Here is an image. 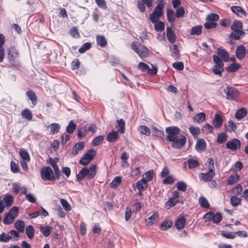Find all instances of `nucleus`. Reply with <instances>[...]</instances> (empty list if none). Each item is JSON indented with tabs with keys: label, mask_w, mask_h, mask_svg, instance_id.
<instances>
[{
	"label": "nucleus",
	"mask_w": 248,
	"mask_h": 248,
	"mask_svg": "<svg viewBox=\"0 0 248 248\" xmlns=\"http://www.w3.org/2000/svg\"><path fill=\"white\" fill-rule=\"evenodd\" d=\"M242 22L240 20H235L231 26L232 31L230 34V37L234 40H239L243 37L245 33L242 31Z\"/></svg>",
	"instance_id": "nucleus-1"
},
{
	"label": "nucleus",
	"mask_w": 248,
	"mask_h": 248,
	"mask_svg": "<svg viewBox=\"0 0 248 248\" xmlns=\"http://www.w3.org/2000/svg\"><path fill=\"white\" fill-rule=\"evenodd\" d=\"M96 165H93L90 168H84L82 169L77 175V180L79 182L86 177L88 179L93 178L96 174Z\"/></svg>",
	"instance_id": "nucleus-2"
},
{
	"label": "nucleus",
	"mask_w": 248,
	"mask_h": 248,
	"mask_svg": "<svg viewBox=\"0 0 248 248\" xmlns=\"http://www.w3.org/2000/svg\"><path fill=\"white\" fill-rule=\"evenodd\" d=\"M40 175L43 181H54L56 179L52 169L49 167H44L40 170Z\"/></svg>",
	"instance_id": "nucleus-3"
},
{
	"label": "nucleus",
	"mask_w": 248,
	"mask_h": 248,
	"mask_svg": "<svg viewBox=\"0 0 248 248\" xmlns=\"http://www.w3.org/2000/svg\"><path fill=\"white\" fill-rule=\"evenodd\" d=\"M18 208L16 206L13 207L6 214L3 219L4 224H9L13 223L18 214Z\"/></svg>",
	"instance_id": "nucleus-4"
},
{
	"label": "nucleus",
	"mask_w": 248,
	"mask_h": 248,
	"mask_svg": "<svg viewBox=\"0 0 248 248\" xmlns=\"http://www.w3.org/2000/svg\"><path fill=\"white\" fill-rule=\"evenodd\" d=\"M131 47L142 58L147 57L149 53V49L141 44L132 43Z\"/></svg>",
	"instance_id": "nucleus-5"
},
{
	"label": "nucleus",
	"mask_w": 248,
	"mask_h": 248,
	"mask_svg": "<svg viewBox=\"0 0 248 248\" xmlns=\"http://www.w3.org/2000/svg\"><path fill=\"white\" fill-rule=\"evenodd\" d=\"M166 132L168 134L166 137L167 140L172 141L178 136L180 129L177 126H170L166 128Z\"/></svg>",
	"instance_id": "nucleus-6"
},
{
	"label": "nucleus",
	"mask_w": 248,
	"mask_h": 248,
	"mask_svg": "<svg viewBox=\"0 0 248 248\" xmlns=\"http://www.w3.org/2000/svg\"><path fill=\"white\" fill-rule=\"evenodd\" d=\"M223 93H221L223 96H225L227 99L233 100L236 98L238 94V92L235 88L232 87H227L223 89Z\"/></svg>",
	"instance_id": "nucleus-7"
},
{
	"label": "nucleus",
	"mask_w": 248,
	"mask_h": 248,
	"mask_svg": "<svg viewBox=\"0 0 248 248\" xmlns=\"http://www.w3.org/2000/svg\"><path fill=\"white\" fill-rule=\"evenodd\" d=\"M19 54L17 50L14 47H11L8 52V58L10 62L13 65H18V58Z\"/></svg>",
	"instance_id": "nucleus-8"
},
{
	"label": "nucleus",
	"mask_w": 248,
	"mask_h": 248,
	"mask_svg": "<svg viewBox=\"0 0 248 248\" xmlns=\"http://www.w3.org/2000/svg\"><path fill=\"white\" fill-rule=\"evenodd\" d=\"M96 155V152L93 149L88 150L80 160L79 163L83 165H88L93 158Z\"/></svg>",
	"instance_id": "nucleus-9"
},
{
	"label": "nucleus",
	"mask_w": 248,
	"mask_h": 248,
	"mask_svg": "<svg viewBox=\"0 0 248 248\" xmlns=\"http://www.w3.org/2000/svg\"><path fill=\"white\" fill-rule=\"evenodd\" d=\"M186 140V138L184 136H178L174 140L172 141L173 142L172 146L174 148L181 149L185 145Z\"/></svg>",
	"instance_id": "nucleus-10"
},
{
	"label": "nucleus",
	"mask_w": 248,
	"mask_h": 248,
	"mask_svg": "<svg viewBox=\"0 0 248 248\" xmlns=\"http://www.w3.org/2000/svg\"><path fill=\"white\" fill-rule=\"evenodd\" d=\"M226 147L232 151H235L241 147L240 141L237 139H233L231 140L228 141L226 143Z\"/></svg>",
	"instance_id": "nucleus-11"
},
{
	"label": "nucleus",
	"mask_w": 248,
	"mask_h": 248,
	"mask_svg": "<svg viewBox=\"0 0 248 248\" xmlns=\"http://www.w3.org/2000/svg\"><path fill=\"white\" fill-rule=\"evenodd\" d=\"M246 55V50L243 45L238 46L235 50V55L239 60L243 59Z\"/></svg>",
	"instance_id": "nucleus-12"
},
{
	"label": "nucleus",
	"mask_w": 248,
	"mask_h": 248,
	"mask_svg": "<svg viewBox=\"0 0 248 248\" xmlns=\"http://www.w3.org/2000/svg\"><path fill=\"white\" fill-rule=\"evenodd\" d=\"M217 56L220 57L224 62H228L229 60V55L223 47H218L217 49Z\"/></svg>",
	"instance_id": "nucleus-13"
},
{
	"label": "nucleus",
	"mask_w": 248,
	"mask_h": 248,
	"mask_svg": "<svg viewBox=\"0 0 248 248\" xmlns=\"http://www.w3.org/2000/svg\"><path fill=\"white\" fill-rule=\"evenodd\" d=\"M164 3L163 0H159L157 5L155 8L153 13L155 15L161 17L163 13V9L164 8Z\"/></svg>",
	"instance_id": "nucleus-14"
},
{
	"label": "nucleus",
	"mask_w": 248,
	"mask_h": 248,
	"mask_svg": "<svg viewBox=\"0 0 248 248\" xmlns=\"http://www.w3.org/2000/svg\"><path fill=\"white\" fill-rule=\"evenodd\" d=\"M206 147V143L205 140L203 139H199L196 143L195 149L199 152L204 151Z\"/></svg>",
	"instance_id": "nucleus-15"
},
{
	"label": "nucleus",
	"mask_w": 248,
	"mask_h": 248,
	"mask_svg": "<svg viewBox=\"0 0 248 248\" xmlns=\"http://www.w3.org/2000/svg\"><path fill=\"white\" fill-rule=\"evenodd\" d=\"M201 175L202 176V179L205 182H208L212 180L215 175V171L214 170H208L207 172L202 173Z\"/></svg>",
	"instance_id": "nucleus-16"
},
{
	"label": "nucleus",
	"mask_w": 248,
	"mask_h": 248,
	"mask_svg": "<svg viewBox=\"0 0 248 248\" xmlns=\"http://www.w3.org/2000/svg\"><path fill=\"white\" fill-rule=\"evenodd\" d=\"M166 37L170 43H173L176 40V36L173 30L169 27L167 28L166 30Z\"/></svg>",
	"instance_id": "nucleus-17"
},
{
	"label": "nucleus",
	"mask_w": 248,
	"mask_h": 248,
	"mask_svg": "<svg viewBox=\"0 0 248 248\" xmlns=\"http://www.w3.org/2000/svg\"><path fill=\"white\" fill-rule=\"evenodd\" d=\"M223 119L221 115L216 114L213 120V124L216 128H219L222 124Z\"/></svg>",
	"instance_id": "nucleus-18"
},
{
	"label": "nucleus",
	"mask_w": 248,
	"mask_h": 248,
	"mask_svg": "<svg viewBox=\"0 0 248 248\" xmlns=\"http://www.w3.org/2000/svg\"><path fill=\"white\" fill-rule=\"evenodd\" d=\"M231 11L239 16H247L246 12L240 6H232L231 7Z\"/></svg>",
	"instance_id": "nucleus-19"
},
{
	"label": "nucleus",
	"mask_w": 248,
	"mask_h": 248,
	"mask_svg": "<svg viewBox=\"0 0 248 248\" xmlns=\"http://www.w3.org/2000/svg\"><path fill=\"white\" fill-rule=\"evenodd\" d=\"M26 94L29 99L31 101L32 107L35 106L36 105L37 99L35 93L32 90H29L26 92Z\"/></svg>",
	"instance_id": "nucleus-20"
},
{
	"label": "nucleus",
	"mask_w": 248,
	"mask_h": 248,
	"mask_svg": "<svg viewBox=\"0 0 248 248\" xmlns=\"http://www.w3.org/2000/svg\"><path fill=\"white\" fill-rule=\"evenodd\" d=\"M187 163L188 168L190 169L196 168L199 166V162L198 161V158L196 157L189 158L187 161Z\"/></svg>",
	"instance_id": "nucleus-21"
},
{
	"label": "nucleus",
	"mask_w": 248,
	"mask_h": 248,
	"mask_svg": "<svg viewBox=\"0 0 248 248\" xmlns=\"http://www.w3.org/2000/svg\"><path fill=\"white\" fill-rule=\"evenodd\" d=\"M96 42L97 45L101 47H105L107 45V41L103 35H97Z\"/></svg>",
	"instance_id": "nucleus-22"
},
{
	"label": "nucleus",
	"mask_w": 248,
	"mask_h": 248,
	"mask_svg": "<svg viewBox=\"0 0 248 248\" xmlns=\"http://www.w3.org/2000/svg\"><path fill=\"white\" fill-rule=\"evenodd\" d=\"M206 119V114L203 112H200L196 114L193 118V121L197 123H201Z\"/></svg>",
	"instance_id": "nucleus-23"
},
{
	"label": "nucleus",
	"mask_w": 248,
	"mask_h": 248,
	"mask_svg": "<svg viewBox=\"0 0 248 248\" xmlns=\"http://www.w3.org/2000/svg\"><path fill=\"white\" fill-rule=\"evenodd\" d=\"M13 197L8 194L4 195L2 201L4 203L5 206L10 207L12 205L13 202Z\"/></svg>",
	"instance_id": "nucleus-24"
},
{
	"label": "nucleus",
	"mask_w": 248,
	"mask_h": 248,
	"mask_svg": "<svg viewBox=\"0 0 248 248\" xmlns=\"http://www.w3.org/2000/svg\"><path fill=\"white\" fill-rule=\"evenodd\" d=\"M84 142H83L77 143L72 148L73 154L76 155L79 151L82 150L84 148Z\"/></svg>",
	"instance_id": "nucleus-25"
},
{
	"label": "nucleus",
	"mask_w": 248,
	"mask_h": 248,
	"mask_svg": "<svg viewBox=\"0 0 248 248\" xmlns=\"http://www.w3.org/2000/svg\"><path fill=\"white\" fill-rule=\"evenodd\" d=\"M247 114V111L245 108H242L237 111L235 117L238 120L243 118Z\"/></svg>",
	"instance_id": "nucleus-26"
},
{
	"label": "nucleus",
	"mask_w": 248,
	"mask_h": 248,
	"mask_svg": "<svg viewBox=\"0 0 248 248\" xmlns=\"http://www.w3.org/2000/svg\"><path fill=\"white\" fill-rule=\"evenodd\" d=\"M52 229L51 227L48 226L40 227V230L45 237H47L50 235Z\"/></svg>",
	"instance_id": "nucleus-27"
},
{
	"label": "nucleus",
	"mask_w": 248,
	"mask_h": 248,
	"mask_svg": "<svg viewBox=\"0 0 248 248\" xmlns=\"http://www.w3.org/2000/svg\"><path fill=\"white\" fill-rule=\"evenodd\" d=\"M186 219L184 217H182L177 219L175 223V226L177 229L181 230L184 227Z\"/></svg>",
	"instance_id": "nucleus-28"
},
{
	"label": "nucleus",
	"mask_w": 248,
	"mask_h": 248,
	"mask_svg": "<svg viewBox=\"0 0 248 248\" xmlns=\"http://www.w3.org/2000/svg\"><path fill=\"white\" fill-rule=\"evenodd\" d=\"M15 227L19 232H23L24 231L25 223L21 220H17L15 223Z\"/></svg>",
	"instance_id": "nucleus-29"
},
{
	"label": "nucleus",
	"mask_w": 248,
	"mask_h": 248,
	"mask_svg": "<svg viewBox=\"0 0 248 248\" xmlns=\"http://www.w3.org/2000/svg\"><path fill=\"white\" fill-rule=\"evenodd\" d=\"M118 138V132L117 131H112L108 134L107 136V140L109 142H114L117 140Z\"/></svg>",
	"instance_id": "nucleus-30"
},
{
	"label": "nucleus",
	"mask_w": 248,
	"mask_h": 248,
	"mask_svg": "<svg viewBox=\"0 0 248 248\" xmlns=\"http://www.w3.org/2000/svg\"><path fill=\"white\" fill-rule=\"evenodd\" d=\"M22 117L28 121H31L32 119V115L31 110L28 108L23 109L21 112Z\"/></svg>",
	"instance_id": "nucleus-31"
},
{
	"label": "nucleus",
	"mask_w": 248,
	"mask_h": 248,
	"mask_svg": "<svg viewBox=\"0 0 248 248\" xmlns=\"http://www.w3.org/2000/svg\"><path fill=\"white\" fill-rule=\"evenodd\" d=\"M224 71L223 66L214 65L212 68V71L216 75L222 77V72Z\"/></svg>",
	"instance_id": "nucleus-32"
},
{
	"label": "nucleus",
	"mask_w": 248,
	"mask_h": 248,
	"mask_svg": "<svg viewBox=\"0 0 248 248\" xmlns=\"http://www.w3.org/2000/svg\"><path fill=\"white\" fill-rule=\"evenodd\" d=\"M158 214L157 212L154 213L151 216L146 220V224L148 226H152L155 220L158 217Z\"/></svg>",
	"instance_id": "nucleus-33"
},
{
	"label": "nucleus",
	"mask_w": 248,
	"mask_h": 248,
	"mask_svg": "<svg viewBox=\"0 0 248 248\" xmlns=\"http://www.w3.org/2000/svg\"><path fill=\"white\" fill-rule=\"evenodd\" d=\"M189 130L194 139L198 138V136L201 133V130L198 127L190 126L189 128Z\"/></svg>",
	"instance_id": "nucleus-34"
},
{
	"label": "nucleus",
	"mask_w": 248,
	"mask_h": 248,
	"mask_svg": "<svg viewBox=\"0 0 248 248\" xmlns=\"http://www.w3.org/2000/svg\"><path fill=\"white\" fill-rule=\"evenodd\" d=\"M122 179V176H116L115 177L110 184V186L111 188L117 187L121 183Z\"/></svg>",
	"instance_id": "nucleus-35"
},
{
	"label": "nucleus",
	"mask_w": 248,
	"mask_h": 248,
	"mask_svg": "<svg viewBox=\"0 0 248 248\" xmlns=\"http://www.w3.org/2000/svg\"><path fill=\"white\" fill-rule=\"evenodd\" d=\"M178 202V200L173 197L170 198L169 200L165 203V206L167 209L175 205Z\"/></svg>",
	"instance_id": "nucleus-36"
},
{
	"label": "nucleus",
	"mask_w": 248,
	"mask_h": 248,
	"mask_svg": "<svg viewBox=\"0 0 248 248\" xmlns=\"http://www.w3.org/2000/svg\"><path fill=\"white\" fill-rule=\"evenodd\" d=\"M241 67V65L235 62H233L229 66L226 68V70L229 72H234L239 69Z\"/></svg>",
	"instance_id": "nucleus-37"
},
{
	"label": "nucleus",
	"mask_w": 248,
	"mask_h": 248,
	"mask_svg": "<svg viewBox=\"0 0 248 248\" xmlns=\"http://www.w3.org/2000/svg\"><path fill=\"white\" fill-rule=\"evenodd\" d=\"M26 233L29 239H32L34 236V229L32 225H29L26 229Z\"/></svg>",
	"instance_id": "nucleus-38"
},
{
	"label": "nucleus",
	"mask_w": 248,
	"mask_h": 248,
	"mask_svg": "<svg viewBox=\"0 0 248 248\" xmlns=\"http://www.w3.org/2000/svg\"><path fill=\"white\" fill-rule=\"evenodd\" d=\"M240 176L237 174L231 175L228 179L227 183L228 185H231L237 182Z\"/></svg>",
	"instance_id": "nucleus-39"
},
{
	"label": "nucleus",
	"mask_w": 248,
	"mask_h": 248,
	"mask_svg": "<svg viewBox=\"0 0 248 248\" xmlns=\"http://www.w3.org/2000/svg\"><path fill=\"white\" fill-rule=\"evenodd\" d=\"M202 26H196L192 28L191 30L190 34L191 35H199L202 33Z\"/></svg>",
	"instance_id": "nucleus-40"
},
{
	"label": "nucleus",
	"mask_w": 248,
	"mask_h": 248,
	"mask_svg": "<svg viewBox=\"0 0 248 248\" xmlns=\"http://www.w3.org/2000/svg\"><path fill=\"white\" fill-rule=\"evenodd\" d=\"M137 187L140 191H142L147 186V183L142 179L137 182Z\"/></svg>",
	"instance_id": "nucleus-41"
},
{
	"label": "nucleus",
	"mask_w": 248,
	"mask_h": 248,
	"mask_svg": "<svg viewBox=\"0 0 248 248\" xmlns=\"http://www.w3.org/2000/svg\"><path fill=\"white\" fill-rule=\"evenodd\" d=\"M153 177V171L152 170L146 172L142 177V179L147 183L152 180Z\"/></svg>",
	"instance_id": "nucleus-42"
},
{
	"label": "nucleus",
	"mask_w": 248,
	"mask_h": 248,
	"mask_svg": "<svg viewBox=\"0 0 248 248\" xmlns=\"http://www.w3.org/2000/svg\"><path fill=\"white\" fill-rule=\"evenodd\" d=\"M167 17L168 20L170 22H174L175 21V17L172 10L170 9L167 10Z\"/></svg>",
	"instance_id": "nucleus-43"
},
{
	"label": "nucleus",
	"mask_w": 248,
	"mask_h": 248,
	"mask_svg": "<svg viewBox=\"0 0 248 248\" xmlns=\"http://www.w3.org/2000/svg\"><path fill=\"white\" fill-rule=\"evenodd\" d=\"M202 130L205 134L211 133L214 130V127L208 124H205L202 127Z\"/></svg>",
	"instance_id": "nucleus-44"
},
{
	"label": "nucleus",
	"mask_w": 248,
	"mask_h": 248,
	"mask_svg": "<svg viewBox=\"0 0 248 248\" xmlns=\"http://www.w3.org/2000/svg\"><path fill=\"white\" fill-rule=\"evenodd\" d=\"M138 130L142 134L145 135L146 136H149L150 135V129L145 125H140L138 127Z\"/></svg>",
	"instance_id": "nucleus-45"
},
{
	"label": "nucleus",
	"mask_w": 248,
	"mask_h": 248,
	"mask_svg": "<svg viewBox=\"0 0 248 248\" xmlns=\"http://www.w3.org/2000/svg\"><path fill=\"white\" fill-rule=\"evenodd\" d=\"M199 203L200 205L203 208L208 209L210 207L209 203L207 200L206 199H205L204 197H201L199 198Z\"/></svg>",
	"instance_id": "nucleus-46"
},
{
	"label": "nucleus",
	"mask_w": 248,
	"mask_h": 248,
	"mask_svg": "<svg viewBox=\"0 0 248 248\" xmlns=\"http://www.w3.org/2000/svg\"><path fill=\"white\" fill-rule=\"evenodd\" d=\"M117 122V127H118L119 129L118 131L121 133H124V126H125V122L123 119H121L118 120Z\"/></svg>",
	"instance_id": "nucleus-47"
},
{
	"label": "nucleus",
	"mask_w": 248,
	"mask_h": 248,
	"mask_svg": "<svg viewBox=\"0 0 248 248\" xmlns=\"http://www.w3.org/2000/svg\"><path fill=\"white\" fill-rule=\"evenodd\" d=\"M172 221L170 220L165 221L162 222L160 226L161 230L166 231L170 228L172 225Z\"/></svg>",
	"instance_id": "nucleus-48"
},
{
	"label": "nucleus",
	"mask_w": 248,
	"mask_h": 248,
	"mask_svg": "<svg viewBox=\"0 0 248 248\" xmlns=\"http://www.w3.org/2000/svg\"><path fill=\"white\" fill-rule=\"evenodd\" d=\"M155 23V29L157 31H162L165 28V24L161 21H157Z\"/></svg>",
	"instance_id": "nucleus-49"
},
{
	"label": "nucleus",
	"mask_w": 248,
	"mask_h": 248,
	"mask_svg": "<svg viewBox=\"0 0 248 248\" xmlns=\"http://www.w3.org/2000/svg\"><path fill=\"white\" fill-rule=\"evenodd\" d=\"M51 134H55L59 132L60 128V125L58 124L53 123L50 126Z\"/></svg>",
	"instance_id": "nucleus-50"
},
{
	"label": "nucleus",
	"mask_w": 248,
	"mask_h": 248,
	"mask_svg": "<svg viewBox=\"0 0 248 248\" xmlns=\"http://www.w3.org/2000/svg\"><path fill=\"white\" fill-rule=\"evenodd\" d=\"M91 43H86L82 45V46L79 48L78 51L80 53H83L87 50L89 49L91 47Z\"/></svg>",
	"instance_id": "nucleus-51"
},
{
	"label": "nucleus",
	"mask_w": 248,
	"mask_h": 248,
	"mask_svg": "<svg viewBox=\"0 0 248 248\" xmlns=\"http://www.w3.org/2000/svg\"><path fill=\"white\" fill-rule=\"evenodd\" d=\"M60 202L65 210L69 211L71 210V206L66 200L64 199H61Z\"/></svg>",
	"instance_id": "nucleus-52"
},
{
	"label": "nucleus",
	"mask_w": 248,
	"mask_h": 248,
	"mask_svg": "<svg viewBox=\"0 0 248 248\" xmlns=\"http://www.w3.org/2000/svg\"><path fill=\"white\" fill-rule=\"evenodd\" d=\"M76 128V124L75 123H74L73 122V121H71L68 126H67V128H66V132L68 133H73L74 130H75Z\"/></svg>",
	"instance_id": "nucleus-53"
},
{
	"label": "nucleus",
	"mask_w": 248,
	"mask_h": 248,
	"mask_svg": "<svg viewBox=\"0 0 248 248\" xmlns=\"http://www.w3.org/2000/svg\"><path fill=\"white\" fill-rule=\"evenodd\" d=\"M104 139L103 136H98L93 140L92 144L94 146H97L103 141Z\"/></svg>",
	"instance_id": "nucleus-54"
},
{
	"label": "nucleus",
	"mask_w": 248,
	"mask_h": 248,
	"mask_svg": "<svg viewBox=\"0 0 248 248\" xmlns=\"http://www.w3.org/2000/svg\"><path fill=\"white\" fill-rule=\"evenodd\" d=\"M227 138V136L225 133H222L219 134L217 136V142L218 143L221 144L225 142Z\"/></svg>",
	"instance_id": "nucleus-55"
},
{
	"label": "nucleus",
	"mask_w": 248,
	"mask_h": 248,
	"mask_svg": "<svg viewBox=\"0 0 248 248\" xmlns=\"http://www.w3.org/2000/svg\"><path fill=\"white\" fill-rule=\"evenodd\" d=\"M219 18L218 15L215 13H212L208 15L206 17V20L209 21H217Z\"/></svg>",
	"instance_id": "nucleus-56"
},
{
	"label": "nucleus",
	"mask_w": 248,
	"mask_h": 248,
	"mask_svg": "<svg viewBox=\"0 0 248 248\" xmlns=\"http://www.w3.org/2000/svg\"><path fill=\"white\" fill-rule=\"evenodd\" d=\"M213 59L217 66H223L224 63L223 61L217 55H213Z\"/></svg>",
	"instance_id": "nucleus-57"
},
{
	"label": "nucleus",
	"mask_w": 248,
	"mask_h": 248,
	"mask_svg": "<svg viewBox=\"0 0 248 248\" xmlns=\"http://www.w3.org/2000/svg\"><path fill=\"white\" fill-rule=\"evenodd\" d=\"M230 202L233 206L235 207L240 204L241 199L236 196H233L231 197L230 199Z\"/></svg>",
	"instance_id": "nucleus-58"
},
{
	"label": "nucleus",
	"mask_w": 248,
	"mask_h": 248,
	"mask_svg": "<svg viewBox=\"0 0 248 248\" xmlns=\"http://www.w3.org/2000/svg\"><path fill=\"white\" fill-rule=\"evenodd\" d=\"M138 68L140 70L143 72L148 71L149 72V71L150 70L149 66L143 62H139L138 65Z\"/></svg>",
	"instance_id": "nucleus-59"
},
{
	"label": "nucleus",
	"mask_w": 248,
	"mask_h": 248,
	"mask_svg": "<svg viewBox=\"0 0 248 248\" xmlns=\"http://www.w3.org/2000/svg\"><path fill=\"white\" fill-rule=\"evenodd\" d=\"M9 236V240L11 238H15L16 240H17L20 236L19 233L15 230H11L8 233Z\"/></svg>",
	"instance_id": "nucleus-60"
},
{
	"label": "nucleus",
	"mask_w": 248,
	"mask_h": 248,
	"mask_svg": "<svg viewBox=\"0 0 248 248\" xmlns=\"http://www.w3.org/2000/svg\"><path fill=\"white\" fill-rule=\"evenodd\" d=\"M20 155L22 158L23 159V160L29 161L30 160V157L29 155V153L25 151V150H21L20 151Z\"/></svg>",
	"instance_id": "nucleus-61"
},
{
	"label": "nucleus",
	"mask_w": 248,
	"mask_h": 248,
	"mask_svg": "<svg viewBox=\"0 0 248 248\" xmlns=\"http://www.w3.org/2000/svg\"><path fill=\"white\" fill-rule=\"evenodd\" d=\"M176 186L178 190L185 192L186 190L187 186L185 183L183 182H178L176 184Z\"/></svg>",
	"instance_id": "nucleus-62"
},
{
	"label": "nucleus",
	"mask_w": 248,
	"mask_h": 248,
	"mask_svg": "<svg viewBox=\"0 0 248 248\" xmlns=\"http://www.w3.org/2000/svg\"><path fill=\"white\" fill-rule=\"evenodd\" d=\"M185 9L183 7L178 8L176 11V16L177 18L183 17L185 15Z\"/></svg>",
	"instance_id": "nucleus-63"
},
{
	"label": "nucleus",
	"mask_w": 248,
	"mask_h": 248,
	"mask_svg": "<svg viewBox=\"0 0 248 248\" xmlns=\"http://www.w3.org/2000/svg\"><path fill=\"white\" fill-rule=\"evenodd\" d=\"M172 66L175 69H177L179 71L183 70L184 67V64L181 62L173 63Z\"/></svg>",
	"instance_id": "nucleus-64"
}]
</instances>
